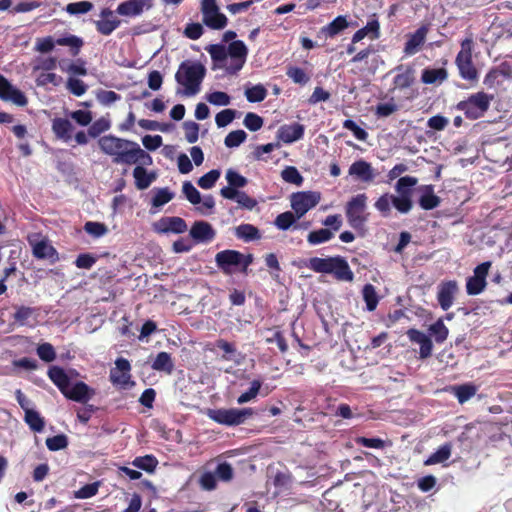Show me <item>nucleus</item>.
<instances>
[{
    "mask_svg": "<svg viewBox=\"0 0 512 512\" xmlns=\"http://www.w3.org/2000/svg\"><path fill=\"white\" fill-rule=\"evenodd\" d=\"M214 69H223L228 74L239 72L247 59L248 48L241 40L232 41L228 47L222 44H212L206 47Z\"/></svg>",
    "mask_w": 512,
    "mask_h": 512,
    "instance_id": "obj_1",
    "label": "nucleus"
},
{
    "mask_svg": "<svg viewBox=\"0 0 512 512\" xmlns=\"http://www.w3.org/2000/svg\"><path fill=\"white\" fill-rule=\"evenodd\" d=\"M214 69H223L228 74L239 72L247 59L248 48L241 40L232 41L228 47L222 44H212L206 47Z\"/></svg>",
    "mask_w": 512,
    "mask_h": 512,
    "instance_id": "obj_2",
    "label": "nucleus"
},
{
    "mask_svg": "<svg viewBox=\"0 0 512 512\" xmlns=\"http://www.w3.org/2000/svg\"><path fill=\"white\" fill-rule=\"evenodd\" d=\"M206 74V68L197 61H184L180 64L175 80L179 85L176 93L186 97L197 95Z\"/></svg>",
    "mask_w": 512,
    "mask_h": 512,
    "instance_id": "obj_3",
    "label": "nucleus"
},
{
    "mask_svg": "<svg viewBox=\"0 0 512 512\" xmlns=\"http://www.w3.org/2000/svg\"><path fill=\"white\" fill-rule=\"evenodd\" d=\"M134 141L118 138L113 135H105L98 140L101 151L113 158L116 164L130 165Z\"/></svg>",
    "mask_w": 512,
    "mask_h": 512,
    "instance_id": "obj_4",
    "label": "nucleus"
},
{
    "mask_svg": "<svg viewBox=\"0 0 512 512\" xmlns=\"http://www.w3.org/2000/svg\"><path fill=\"white\" fill-rule=\"evenodd\" d=\"M215 262L224 274L231 275L237 271L246 272L253 262V256L236 250H223L215 255Z\"/></svg>",
    "mask_w": 512,
    "mask_h": 512,
    "instance_id": "obj_5",
    "label": "nucleus"
},
{
    "mask_svg": "<svg viewBox=\"0 0 512 512\" xmlns=\"http://www.w3.org/2000/svg\"><path fill=\"white\" fill-rule=\"evenodd\" d=\"M254 414L252 408H230V409H209L207 416L222 425L236 426L243 424L249 417Z\"/></svg>",
    "mask_w": 512,
    "mask_h": 512,
    "instance_id": "obj_6",
    "label": "nucleus"
},
{
    "mask_svg": "<svg viewBox=\"0 0 512 512\" xmlns=\"http://www.w3.org/2000/svg\"><path fill=\"white\" fill-rule=\"evenodd\" d=\"M493 95L485 92H477L466 100L458 103L457 108L464 112L470 119H478L489 109Z\"/></svg>",
    "mask_w": 512,
    "mask_h": 512,
    "instance_id": "obj_7",
    "label": "nucleus"
},
{
    "mask_svg": "<svg viewBox=\"0 0 512 512\" xmlns=\"http://www.w3.org/2000/svg\"><path fill=\"white\" fill-rule=\"evenodd\" d=\"M367 196L358 194L346 205V217L349 225L354 229H362L368 221Z\"/></svg>",
    "mask_w": 512,
    "mask_h": 512,
    "instance_id": "obj_8",
    "label": "nucleus"
},
{
    "mask_svg": "<svg viewBox=\"0 0 512 512\" xmlns=\"http://www.w3.org/2000/svg\"><path fill=\"white\" fill-rule=\"evenodd\" d=\"M473 41L466 38L461 42V49L456 57V65L460 76L469 81H475L478 78V72L472 62Z\"/></svg>",
    "mask_w": 512,
    "mask_h": 512,
    "instance_id": "obj_9",
    "label": "nucleus"
},
{
    "mask_svg": "<svg viewBox=\"0 0 512 512\" xmlns=\"http://www.w3.org/2000/svg\"><path fill=\"white\" fill-rule=\"evenodd\" d=\"M200 10L203 23L213 30H221L227 26L228 19L220 11L216 0H201Z\"/></svg>",
    "mask_w": 512,
    "mask_h": 512,
    "instance_id": "obj_10",
    "label": "nucleus"
},
{
    "mask_svg": "<svg viewBox=\"0 0 512 512\" xmlns=\"http://www.w3.org/2000/svg\"><path fill=\"white\" fill-rule=\"evenodd\" d=\"M321 200V194L317 191H300L292 193L290 205L298 219L313 209Z\"/></svg>",
    "mask_w": 512,
    "mask_h": 512,
    "instance_id": "obj_11",
    "label": "nucleus"
},
{
    "mask_svg": "<svg viewBox=\"0 0 512 512\" xmlns=\"http://www.w3.org/2000/svg\"><path fill=\"white\" fill-rule=\"evenodd\" d=\"M490 267V262H483L474 269V275L469 277L466 283L467 294L478 295L485 289Z\"/></svg>",
    "mask_w": 512,
    "mask_h": 512,
    "instance_id": "obj_12",
    "label": "nucleus"
},
{
    "mask_svg": "<svg viewBox=\"0 0 512 512\" xmlns=\"http://www.w3.org/2000/svg\"><path fill=\"white\" fill-rule=\"evenodd\" d=\"M28 242L32 247L33 255L38 259H50L56 258V250L50 244V242L38 233H34L28 236Z\"/></svg>",
    "mask_w": 512,
    "mask_h": 512,
    "instance_id": "obj_13",
    "label": "nucleus"
},
{
    "mask_svg": "<svg viewBox=\"0 0 512 512\" xmlns=\"http://www.w3.org/2000/svg\"><path fill=\"white\" fill-rule=\"evenodd\" d=\"M153 230L159 234H181L187 230L186 222L177 216L162 217L152 225Z\"/></svg>",
    "mask_w": 512,
    "mask_h": 512,
    "instance_id": "obj_14",
    "label": "nucleus"
},
{
    "mask_svg": "<svg viewBox=\"0 0 512 512\" xmlns=\"http://www.w3.org/2000/svg\"><path fill=\"white\" fill-rule=\"evenodd\" d=\"M131 366L128 360L124 358H118L115 361V367L111 369L110 379L113 384L120 386L121 388H128L132 385L130 381Z\"/></svg>",
    "mask_w": 512,
    "mask_h": 512,
    "instance_id": "obj_15",
    "label": "nucleus"
},
{
    "mask_svg": "<svg viewBox=\"0 0 512 512\" xmlns=\"http://www.w3.org/2000/svg\"><path fill=\"white\" fill-rule=\"evenodd\" d=\"M0 98L17 106H25L28 102L25 94L2 75H0Z\"/></svg>",
    "mask_w": 512,
    "mask_h": 512,
    "instance_id": "obj_16",
    "label": "nucleus"
},
{
    "mask_svg": "<svg viewBox=\"0 0 512 512\" xmlns=\"http://www.w3.org/2000/svg\"><path fill=\"white\" fill-rule=\"evenodd\" d=\"M458 291V284L454 280L442 282L438 286L437 300L443 310L447 311L453 306Z\"/></svg>",
    "mask_w": 512,
    "mask_h": 512,
    "instance_id": "obj_17",
    "label": "nucleus"
},
{
    "mask_svg": "<svg viewBox=\"0 0 512 512\" xmlns=\"http://www.w3.org/2000/svg\"><path fill=\"white\" fill-rule=\"evenodd\" d=\"M153 6V0H127L120 3L116 12L121 16L137 17Z\"/></svg>",
    "mask_w": 512,
    "mask_h": 512,
    "instance_id": "obj_18",
    "label": "nucleus"
},
{
    "mask_svg": "<svg viewBox=\"0 0 512 512\" xmlns=\"http://www.w3.org/2000/svg\"><path fill=\"white\" fill-rule=\"evenodd\" d=\"M96 28L99 33L102 35H110L114 30H116L121 21L115 15V12L105 8L100 13V19L96 21Z\"/></svg>",
    "mask_w": 512,
    "mask_h": 512,
    "instance_id": "obj_19",
    "label": "nucleus"
},
{
    "mask_svg": "<svg viewBox=\"0 0 512 512\" xmlns=\"http://www.w3.org/2000/svg\"><path fill=\"white\" fill-rule=\"evenodd\" d=\"M304 131V125L300 123L282 125L277 131V138L286 144H291L302 139Z\"/></svg>",
    "mask_w": 512,
    "mask_h": 512,
    "instance_id": "obj_20",
    "label": "nucleus"
},
{
    "mask_svg": "<svg viewBox=\"0 0 512 512\" xmlns=\"http://www.w3.org/2000/svg\"><path fill=\"white\" fill-rule=\"evenodd\" d=\"M215 235V230L211 224L206 221H196L190 229V236L197 243L211 242L215 238Z\"/></svg>",
    "mask_w": 512,
    "mask_h": 512,
    "instance_id": "obj_21",
    "label": "nucleus"
},
{
    "mask_svg": "<svg viewBox=\"0 0 512 512\" xmlns=\"http://www.w3.org/2000/svg\"><path fill=\"white\" fill-rule=\"evenodd\" d=\"M407 336L410 339V341L419 344L420 351L419 356L421 359H426L431 356L432 349H433V343L429 336H427L425 333L416 330V329H410L407 331Z\"/></svg>",
    "mask_w": 512,
    "mask_h": 512,
    "instance_id": "obj_22",
    "label": "nucleus"
},
{
    "mask_svg": "<svg viewBox=\"0 0 512 512\" xmlns=\"http://www.w3.org/2000/svg\"><path fill=\"white\" fill-rule=\"evenodd\" d=\"M62 394L73 401L85 403L91 398L93 391L84 382H77L72 385L69 384Z\"/></svg>",
    "mask_w": 512,
    "mask_h": 512,
    "instance_id": "obj_23",
    "label": "nucleus"
},
{
    "mask_svg": "<svg viewBox=\"0 0 512 512\" xmlns=\"http://www.w3.org/2000/svg\"><path fill=\"white\" fill-rule=\"evenodd\" d=\"M349 175L362 182H371L376 176L371 164L364 160H358L352 163L349 167Z\"/></svg>",
    "mask_w": 512,
    "mask_h": 512,
    "instance_id": "obj_24",
    "label": "nucleus"
},
{
    "mask_svg": "<svg viewBox=\"0 0 512 512\" xmlns=\"http://www.w3.org/2000/svg\"><path fill=\"white\" fill-rule=\"evenodd\" d=\"M153 196L151 198V214L159 212L160 208L170 202L175 194L169 188H155L152 191Z\"/></svg>",
    "mask_w": 512,
    "mask_h": 512,
    "instance_id": "obj_25",
    "label": "nucleus"
},
{
    "mask_svg": "<svg viewBox=\"0 0 512 512\" xmlns=\"http://www.w3.org/2000/svg\"><path fill=\"white\" fill-rule=\"evenodd\" d=\"M52 131L55 136L65 143L72 139L73 125L65 118H55L52 121Z\"/></svg>",
    "mask_w": 512,
    "mask_h": 512,
    "instance_id": "obj_26",
    "label": "nucleus"
},
{
    "mask_svg": "<svg viewBox=\"0 0 512 512\" xmlns=\"http://www.w3.org/2000/svg\"><path fill=\"white\" fill-rule=\"evenodd\" d=\"M331 274L340 281L350 282L354 278V274L350 269L348 262L340 256H335V262L333 263Z\"/></svg>",
    "mask_w": 512,
    "mask_h": 512,
    "instance_id": "obj_27",
    "label": "nucleus"
},
{
    "mask_svg": "<svg viewBox=\"0 0 512 512\" xmlns=\"http://www.w3.org/2000/svg\"><path fill=\"white\" fill-rule=\"evenodd\" d=\"M427 31V28L423 26L409 36L404 48V52L407 55H413L419 50L425 41Z\"/></svg>",
    "mask_w": 512,
    "mask_h": 512,
    "instance_id": "obj_28",
    "label": "nucleus"
},
{
    "mask_svg": "<svg viewBox=\"0 0 512 512\" xmlns=\"http://www.w3.org/2000/svg\"><path fill=\"white\" fill-rule=\"evenodd\" d=\"M135 185L139 190L147 189L156 179L154 172H148L142 166H136L133 170Z\"/></svg>",
    "mask_w": 512,
    "mask_h": 512,
    "instance_id": "obj_29",
    "label": "nucleus"
},
{
    "mask_svg": "<svg viewBox=\"0 0 512 512\" xmlns=\"http://www.w3.org/2000/svg\"><path fill=\"white\" fill-rule=\"evenodd\" d=\"M440 203L438 196L434 194L433 186L427 185L421 188V196L419 199L420 206L425 210L436 208Z\"/></svg>",
    "mask_w": 512,
    "mask_h": 512,
    "instance_id": "obj_30",
    "label": "nucleus"
},
{
    "mask_svg": "<svg viewBox=\"0 0 512 512\" xmlns=\"http://www.w3.org/2000/svg\"><path fill=\"white\" fill-rule=\"evenodd\" d=\"M59 68L61 71L70 74V77L75 75L85 76L87 75L86 63L82 59H77L74 62H69L66 60H62L59 63Z\"/></svg>",
    "mask_w": 512,
    "mask_h": 512,
    "instance_id": "obj_31",
    "label": "nucleus"
},
{
    "mask_svg": "<svg viewBox=\"0 0 512 512\" xmlns=\"http://www.w3.org/2000/svg\"><path fill=\"white\" fill-rule=\"evenodd\" d=\"M335 257L319 258L313 257L308 261L307 266L317 273L331 274Z\"/></svg>",
    "mask_w": 512,
    "mask_h": 512,
    "instance_id": "obj_32",
    "label": "nucleus"
},
{
    "mask_svg": "<svg viewBox=\"0 0 512 512\" xmlns=\"http://www.w3.org/2000/svg\"><path fill=\"white\" fill-rule=\"evenodd\" d=\"M48 376L62 393L66 391L70 381L63 369L57 366H52L49 368Z\"/></svg>",
    "mask_w": 512,
    "mask_h": 512,
    "instance_id": "obj_33",
    "label": "nucleus"
},
{
    "mask_svg": "<svg viewBox=\"0 0 512 512\" xmlns=\"http://www.w3.org/2000/svg\"><path fill=\"white\" fill-rule=\"evenodd\" d=\"M55 40L56 45L69 47L73 56L78 55L81 47L83 46V40L80 37L71 34H66L56 38Z\"/></svg>",
    "mask_w": 512,
    "mask_h": 512,
    "instance_id": "obj_34",
    "label": "nucleus"
},
{
    "mask_svg": "<svg viewBox=\"0 0 512 512\" xmlns=\"http://www.w3.org/2000/svg\"><path fill=\"white\" fill-rule=\"evenodd\" d=\"M235 235L239 239L244 240L245 242L258 240L261 238V234L258 228L251 224H241L238 227H236Z\"/></svg>",
    "mask_w": 512,
    "mask_h": 512,
    "instance_id": "obj_35",
    "label": "nucleus"
},
{
    "mask_svg": "<svg viewBox=\"0 0 512 512\" xmlns=\"http://www.w3.org/2000/svg\"><path fill=\"white\" fill-rule=\"evenodd\" d=\"M452 446L449 443H446L439 447L434 453H432L427 460H425V465H435L440 464L448 460L451 456Z\"/></svg>",
    "mask_w": 512,
    "mask_h": 512,
    "instance_id": "obj_36",
    "label": "nucleus"
},
{
    "mask_svg": "<svg viewBox=\"0 0 512 512\" xmlns=\"http://www.w3.org/2000/svg\"><path fill=\"white\" fill-rule=\"evenodd\" d=\"M417 183H418L417 178L412 177V176H404V177H401L397 181V183L395 185V190L398 195L409 196L410 198H412L413 187Z\"/></svg>",
    "mask_w": 512,
    "mask_h": 512,
    "instance_id": "obj_37",
    "label": "nucleus"
},
{
    "mask_svg": "<svg viewBox=\"0 0 512 512\" xmlns=\"http://www.w3.org/2000/svg\"><path fill=\"white\" fill-rule=\"evenodd\" d=\"M451 390L458 399L459 403L463 404L476 394L477 387L473 384H463L453 386Z\"/></svg>",
    "mask_w": 512,
    "mask_h": 512,
    "instance_id": "obj_38",
    "label": "nucleus"
},
{
    "mask_svg": "<svg viewBox=\"0 0 512 512\" xmlns=\"http://www.w3.org/2000/svg\"><path fill=\"white\" fill-rule=\"evenodd\" d=\"M447 78V71L444 68L424 69L421 79L426 84L441 83Z\"/></svg>",
    "mask_w": 512,
    "mask_h": 512,
    "instance_id": "obj_39",
    "label": "nucleus"
},
{
    "mask_svg": "<svg viewBox=\"0 0 512 512\" xmlns=\"http://www.w3.org/2000/svg\"><path fill=\"white\" fill-rule=\"evenodd\" d=\"M35 74V82L39 87H47L48 85L58 86L62 83V77L48 72H37Z\"/></svg>",
    "mask_w": 512,
    "mask_h": 512,
    "instance_id": "obj_40",
    "label": "nucleus"
},
{
    "mask_svg": "<svg viewBox=\"0 0 512 512\" xmlns=\"http://www.w3.org/2000/svg\"><path fill=\"white\" fill-rule=\"evenodd\" d=\"M173 362H172V359H171V356L170 354H168L167 352H160L153 364H152V368L156 371H163V372H166L168 374H171L172 371H173Z\"/></svg>",
    "mask_w": 512,
    "mask_h": 512,
    "instance_id": "obj_41",
    "label": "nucleus"
},
{
    "mask_svg": "<svg viewBox=\"0 0 512 512\" xmlns=\"http://www.w3.org/2000/svg\"><path fill=\"white\" fill-rule=\"evenodd\" d=\"M333 237V231L328 228H321L310 232L307 236V241L310 245H319L330 241Z\"/></svg>",
    "mask_w": 512,
    "mask_h": 512,
    "instance_id": "obj_42",
    "label": "nucleus"
},
{
    "mask_svg": "<svg viewBox=\"0 0 512 512\" xmlns=\"http://www.w3.org/2000/svg\"><path fill=\"white\" fill-rule=\"evenodd\" d=\"M132 465L138 469L152 473L158 465V460L153 455L139 456L132 461Z\"/></svg>",
    "mask_w": 512,
    "mask_h": 512,
    "instance_id": "obj_43",
    "label": "nucleus"
},
{
    "mask_svg": "<svg viewBox=\"0 0 512 512\" xmlns=\"http://www.w3.org/2000/svg\"><path fill=\"white\" fill-rule=\"evenodd\" d=\"M363 299L366 303V308L368 311H373L376 309L379 297L377 295L376 289L372 284H366L362 290Z\"/></svg>",
    "mask_w": 512,
    "mask_h": 512,
    "instance_id": "obj_44",
    "label": "nucleus"
},
{
    "mask_svg": "<svg viewBox=\"0 0 512 512\" xmlns=\"http://www.w3.org/2000/svg\"><path fill=\"white\" fill-rule=\"evenodd\" d=\"M348 22L346 17L338 16L331 23H329L326 27L323 28V31L329 37H333L340 33L342 30L347 28Z\"/></svg>",
    "mask_w": 512,
    "mask_h": 512,
    "instance_id": "obj_45",
    "label": "nucleus"
},
{
    "mask_svg": "<svg viewBox=\"0 0 512 512\" xmlns=\"http://www.w3.org/2000/svg\"><path fill=\"white\" fill-rule=\"evenodd\" d=\"M57 66V59L54 57L37 58L32 66L33 73L48 72L55 69Z\"/></svg>",
    "mask_w": 512,
    "mask_h": 512,
    "instance_id": "obj_46",
    "label": "nucleus"
},
{
    "mask_svg": "<svg viewBox=\"0 0 512 512\" xmlns=\"http://www.w3.org/2000/svg\"><path fill=\"white\" fill-rule=\"evenodd\" d=\"M131 159L130 165L138 163L140 164L139 166L143 167V165H151L153 163L152 157L141 149L138 143H135Z\"/></svg>",
    "mask_w": 512,
    "mask_h": 512,
    "instance_id": "obj_47",
    "label": "nucleus"
},
{
    "mask_svg": "<svg viewBox=\"0 0 512 512\" xmlns=\"http://www.w3.org/2000/svg\"><path fill=\"white\" fill-rule=\"evenodd\" d=\"M25 422L31 428V430H33L35 432H41L44 428L43 418L34 409H32L30 411H26Z\"/></svg>",
    "mask_w": 512,
    "mask_h": 512,
    "instance_id": "obj_48",
    "label": "nucleus"
},
{
    "mask_svg": "<svg viewBox=\"0 0 512 512\" xmlns=\"http://www.w3.org/2000/svg\"><path fill=\"white\" fill-rule=\"evenodd\" d=\"M296 219L298 218L294 212L287 211L279 214L276 217L274 224L279 230L285 231L295 223Z\"/></svg>",
    "mask_w": 512,
    "mask_h": 512,
    "instance_id": "obj_49",
    "label": "nucleus"
},
{
    "mask_svg": "<svg viewBox=\"0 0 512 512\" xmlns=\"http://www.w3.org/2000/svg\"><path fill=\"white\" fill-rule=\"evenodd\" d=\"M392 205L398 212L406 214L412 209V198L398 194L392 195Z\"/></svg>",
    "mask_w": 512,
    "mask_h": 512,
    "instance_id": "obj_50",
    "label": "nucleus"
},
{
    "mask_svg": "<svg viewBox=\"0 0 512 512\" xmlns=\"http://www.w3.org/2000/svg\"><path fill=\"white\" fill-rule=\"evenodd\" d=\"M282 179L291 184L300 186L303 183V177L294 166H287L281 172Z\"/></svg>",
    "mask_w": 512,
    "mask_h": 512,
    "instance_id": "obj_51",
    "label": "nucleus"
},
{
    "mask_svg": "<svg viewBox=\"0 0 512 512\" xmlns=\"http://www.w3.org/2000/svg\"><path fill=\"white\" fill-rule=\"evenodd\" d=\"M245 96L249 102H261L267 96V90L261 84L252 86L245 90Z\"/></svg>",
    "mask_w": 512,
    "mask_h": 512,
    "instance_id": "obj_52",
    "label": "nucleus"
},
{
    "mask_svg": "<svg viewBox=\"0 0 512 512\" xmlns=\"http://www.w3.org/2000/svg\"><path fill=\"white\" fill-rule=\"evenodd\" d=\"M34 309L26 306L16 307V312L14 314L15 322L20 325H28L30 319L34 316Z\"/></svg>",
    "mask_w": 512,
    "mask_h": 512,
    "instance_id": "obj_53",
    "label": "nucleus"
},
{
    "mask_svg": "<svg viewBox=\"0 0 512 512\" xmlns=\"http://www.w3.org/2000/svg\"><path fill=\"white\" fill-rule=\"evenodd\" d=\"M262 383L259 380H253L247 392L242 393L237 398V403L242 405L255 399L261 389Z\"/></svg>",
    "mask_w": 512,
    "mask_h": 512,
    "instance_id": "obj_54",
    "label": "nucleus"
},
{
    "mask_svg": "<svg viewBox=\"0 0 512 512\" xmlns=\"http://www.w3.org/2000/svg\"><path fill=\"white\" fill-rule=\"evenodd\" d=\"M429 331L434 336L437 343L444 342L449 334L448 328L445 326L441 319L432 324L429 328Z\"/></svg>",
    "mask_w": 512,
    "mask_h": 512,
    "instance_id": "obj_55",
    "label": "nucleus"
},
{
    "mask_svg": "<svg viewBox=\"0 0 512 512\" xmlns=\"http://www.w3.org/2000/svg\"><path fill=\"white\" fill-rule=\"evenodd\" d=\"M93 9V4L90 1H79L69 3L65 10L70 15L86 14Z\"/></svg>",
    "mask_w": 512,
    "mask_h": 512,
    "instance_id": "obj_56",
    "label": "nucleus"
},
{
    "mask_svg": "<svg viewBox=\"0 0 512 512\" xmlns=\"http://www.w3.org/2000/svg\"><path fill=\"white\" fill-rule=\"evenodd\" d=\"M67 90L75 96H82L86 93L88 86L80 79L69 77L66 82Z\"/></svg>",
    "mask_w": 512,
    "mask_h": 512,
    "instance_id": "obj_57",
    "label": "nucleus"
},
{
    "mask_svg": "<svg viewBox=\"0 0 512 512\" xmlns=\"http://www.w3.org/2000/svg\"><path fill=\"white\" fill-rule=\"evenodd\" d=\"M226 181L228 182V185L238 189L243 188L247 185L248 180L244 176H242L240 173L233 169H228L226 171L225 175Z\"/></svg>",
    "mask_w": 512,
    "mask_h": 512,
    "instance_id": "obj_58",
    "label": "nucleus"
},
{
    "mask_svg": "<svg viewBox=\"0 0 512 512\" xmlns=\"http://www.w3.org/2000/svg\"><path fill=\"white\" fill-rule=\"evenodd\" d=\"M220 175V170L213 169L200 177L197 183L202 189H211L220 178Z\"/></svg>",
    "mask_w": 512,
    "mask_h": 512,
    "instance_id": "obj_59",
    "label": "nucleus"
},
{
    "mask_svg": "<svg viewBox=\"0 0 512 512\" xmlns=\"http://www.w3.org/2000/svg\"><path fill=\"white\" fill-rule=\"evenodd\" d=\"M182 192L185 195L186 199L193 205L200 204L201 202V194L200 192L194 187V185L186 181L183 183L182 186Z\"/></svg>",
    "mask_w": 512,
    "mask_h": 512,
    "instance_id": "obj_60",
    "label": "nucleus"
},
{
    "mask_svg": "<svg viewBox=\"0 0 512 512\" xmlns=\"http://www.w3.org/2000/svg\"><path fill=\"white\" fill-rule=\"evenodd\" d=\"M206 100L215 106H227L230 104V96L222 91H215L205 96Z\"/></svg>",
    "mask_w": 512,
    "mask_h": 512,
    "instance_id": "obj_61",
    "label": "nucleus"
},
{
    "mask_svg": "<svg viewBox=\"0 0 512 512\" xmlns=\"http://www.w3.org/2000/svg\"><path fill=\"white\" fill-rule=\"evenodd\" d=\"M68 117L80 126H88L92 120V113L88 110H76L68 113Z\"/></svg>",
    "mask_w": 512,
    "mask_h": 512,
    "instance_id": "obj_62",
    "label": "nucleus"
},
{
    "mask_svg": "<svg viewBox=\"0 0 512 512\" xmlns=\"http://www.w3.org/2000/svg\"><path fill=\"white\" fill-rule=\"evenodd\" d=\"M247 134L244 130L230 132L225 138V145L229 148L238 147L246 140Z\"/></svg>",
    "mask_w": 512,
    "mask_h": 512,
    "instance_id": "obj_63",
    "label": "nucleus"
},
{
    "mask_svg": "<svg viewBox=\"0 0 512 512\" xmlns=\"http://www.w3.org/2000/svg\"><path fill=\"white\" fill-rule=\"evenodd\" d=\"M214 474L217 479L223 482H229L233 478V468L230 464L223 462L217 465Z\"/></svg>",
    "mask_w": 512,
    "mask_h": 512,
    "instance_id": "obj_64",
    "label": "nucleus"
}]
</instances>
